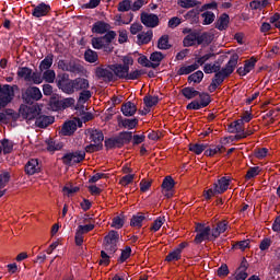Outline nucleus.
I'll return each mask as SVG.
<instances>
[{"label": "nucleus", "instance_id": "obj_1", "mask_svg": "<svg viewBox=\"0 0 280 280\" xmlns=\"http://www.w3.org/2000/svg\"><path fill=\"white\" fill-rule=\"evenodd\" d=\"M238 60H240V55H237V52H234L230 57V60L228 61L225 67L222 68L220 72H214L212 82H214L219 86H222V84H224V80L226 78H230V75L233 73V71H235V67H237Z\"/></svg>", "mask_w": 280, "mask_h": 280}, {"label": "nucleus", "instance_id": "obj_2", "mask_svg": "<svg viewBox=\"0 0 280 280\" xmlns=\"http://www.w3.org/2000/svg\"><path fill=\"white\" fill-rule=\"evenodd\" d=\"M117 37L115 31H108L104 36L93 37L91 39V45L93 49H103L107 54H110L115 47H113V40Z\"/></svg>", "mask_w": 280, "mask_h": 280}, {"label": "nucleus", "instance_id": "obj_3", "mask_svg": "<svg viewBox=\"0 0 280 280\" xmlns=\"http://www.w3.org/2000/svg\"><path fill=\"white\" fill-rule=\"evenodd\" d=\"M130 141H132V131H120L116 137L106 138L104 145L106 150H115V148H124Z\"/></svg>", "mask_w": 280, "mask_h": 280}, {"label": "nucleus", "instance_id": "obj_4", "mask_svg": "<svg viewBox=\"0 0 280 280\" xmlns=\"http://www.w3.org/2000/svg\"><path fill=\"white\" fill-rule=\"evenodd\" d=\"M119 232L115 230H110L107 235L104 236L103 238V246L109 255H115L117 253L119 246Z\"/></svg>", "mask_w": 280, "mask_h": 280}, {"label": "nucleus", "instance_id": "obj_5", "mask_svg": "<svg viewBox=\"0 0 280 280\" xmlns=\"http://www.w3.org/2000/svg\"><path fill=\"white\" fill-rule=\"evenodd\" d=\"M22 100L24 104L32 106L35 102L43 100V92L38 86L30 85L26 89H22Z\"/></svg>", "mask_w": 280, "mask_h": 280}, {"label": "nucleus", "instance_id": "obj_6", "mask_svg": "<svg viewBox=\"0 0 280 280\" xmlns=\"http://www.w3.org/2000/svg\"><path fill=\"white\" fill-rule=\"evenodd\" d=\"M196 236L194 240L195 244H202V242H211V226L205 225V223H197Z\"/></svg>", "mask_w": 280, "mask_h": 280}, {"label": "nucleus", "instance_id": "obj_7", "mask_svg": "<svg viewBox=\"0 0 280 280\" xmlns=\"http://www.w3.org/2000/svg\"><path fill=\"white\" fill-rule=\"evenodd\" d=\"M40 115V107L38 105H21L20 106V117L26 119L27 121L36 120V118Z\"/></svg>", "mask_w": 280, "mask_h": 280}, {"label": "nucleus", "instance_id": "obj_8", "mask_svg": "<svg viewBox=\"0 0 280 280\" xmlns=\"http://www.w3.org/2000/svg\"><path fill=\"white\" fill-rule=\"evenodd\" d=\"M86 159V152L84 151H75V152H69L62 155L61 161L63 165H68L71 167V165L82 163Z\"/></svg>", "mask_w": 280, "mask_h": 280}, {"label": "nucleus", "instance_id": "obj_9", "mask_svg": "<svg viewBox=\"0 0 280 280\" xmlns=\"http://www.w3.org/2000/svg\"><path fill=\"white\" fill-rule=\"evenodd\" d=\"M95 77L104 82H115V74L110 69V65L96 67Z\"/></svg>", "mask_w": 280, "mask_h": 280}, {"label": "nucleus", "instance_id": "obj_10", "mask_svg": "<svg viewBox=\"0 0 280 280\" xmlns=\"http://www.w3.org/2000/svg\"><path fill=\"white\" fill-rule=\"evenodd\" d=\"M14 100V88L10 84L0 85V101L10 104Z\"/></svg>", "mask_w": 280, "mask_h": 280}, {"label": "nucleus", "instance_id": "obj_11", "mask_svg": "<svg viewBox=\"0 0 280 280\" xmlns=\"http://www.w3.org/2000/svg\"><path fill=\"white\" fill-rule=\"evenodd\" d=\"M118 128H125V130H135L139 126V118H124V116H117Z\"/></svg>", "mask_w": 280, "mask_h": 280}, {"label": "nucleus", "instance_id": "obj_12", "mask_svg": "<svg viewBox=\"0 0 280 280\" xmlns=\"http://www.w3.org/2000/svg\"><path fill=\"white\" fill-rule=\"evenodd\" d=\"M248 260H246V257L242 258V261L238 266V268L235 270V273L230 277V279H235V280H245L248 279Z\"/></svg>", "mask_w": 280, "mask_h": 280}, {"label": "nucleus", "instance_id": "obj_13", "mask_svg": "<svg viewBox=\"0 0 280 280\" xmlns=\"http://www.w3.org/2000/svg\"><path fill=\"white\" fill-rule=\"evenodd\" d=\"M112 73L114 74V82L115 80H126L128 75V67L121 65V63H113L110 65Z\"/></svg>", "mask_w": 280, "mask_h": 280}, {"label": "nucleus", "instance_id": "obj_14", "mask_svg": "<svg viewBox=\"0 0 280 280\" xmlns=\"http://www.w3.org/2000/svg\"><path fill=\"white\" fill-rule=\"evenodd\" d=\"M33 8L34 9L32 10V16H34L35 19H43V16H47V14L51 12V5L45 2L33 5Z\"/></svg>", "mask_w": 280, "mask_h": 280}, {"label": "nucleus", "instance_id": "obj_15", "mask_svg": "<svg viewBox=\"0 0 280 280\" xmlns=\"http://www.w3.org/2000/svg\"><path fill=\"white\" fill-rule=\"evenodd\" d=\"M88 135L90 136V141H92V143L104 148V131L101 129H88Z\"/></svg>", "mask_w": 280, "mask_h": 280}, {"label": "nucleus", "instance_id": "obj_16", "mask_svg": "<svg viewBox=\"0 0 280 280\" xmlns=\"http://www.w3.org/2000/svg\"><path fill=\"white\" fill-rule=\"evenodd\" d=\"M141 23L145 25V27H159V15L154 13H142Z\"/></svg>", "mask_w": 280, "mask_h": 280}, {"label": "nucleus", "instance_id": "obj_17", "mask_svg": "<svg viewBox=\"0 0 280 280\" xmlns=\"http://www.w3.org/2000/svg\"><path fill=\"white\" fill-rule=\"evenodd\" d=\"M68 73H74V75L84 73V66H82L80 59L72 58L68 60Z\"/></svg>", "mask_w": 280, "mask_h": 280}, {"label": "nucleus", "instance_id": "obj_18", "mask_svg": "<svg viewBox=\"0 0 280 280\" xmlns=\"http://www.w3.org/2000/svg\"><path fill=\"white\" fill-rule=\"evenodd\" d=\"M213 185L215 187V192L222 195L229 190V187L231 185V178L223 176L219 178Z\"/></svg>", "mask_w": 280, "mask_h": 280}, {"label": "nucleus", "instance_id": "obj_19", "mask_svg": "<svg viewBox=\"0 0 280 280\" xmlns=\"http://www.w3.org/2000/svg\"><path fill=\"white\" fill-rule=\"evenodd\" d=\"M57 86L62 91V93H66L67 95H73V93H75L73 79L68 81L59 80L57 82Z\"/></svg>", "mask_w": 280, "mask_h": 280}, {"label": "nucleus", "instance_id": "obj_20", "mask_svg": "<svg viewBox=\"0 0 280 280\" xmlns=\"http://www.w3.org/2000/svg\"><path fill=\"white\" fill-rule=\"evenodd\" d=\"M54 121H56V118L52 116L38 115L35 119V126L37 128H47L48 126H51Z\"/></svg>", "mask_w": 280, "mask_h": 280}, {"label": "nucleus", "instance_id": "obj_21", "mask_svg": "<svg viewBox=\"0 0 280 280\" xmlns=\"http://www.w3.org/2000/svg\"><path fill=\"white\" fill-rule=\"evenodd\" d=\"M120 113H122L125 117H135V115H137V105L130 101L126 102L121 105Z\"/></svg>", "mask_w": 280, "mask_h": 280}, {"label": "nucleus", "instance_id": "obj_22", "mask_svg": "<svg viewBox=\"0 0 280 280\" xmlns=\"http://www.w3.org/2000/svg\"><path fill=\"white\" fill-rule=\"evenodd\" d=\"M75 130H78V124L73 120H68L61 127V135L63 137H71Z\"/></svg>", "mask_w": 280, "mask_h": 280}, {"label": "nucleus", "instance_id": "obj_23", "mask_svg": "<svg viewBox=\"0 0 280 280\" xmlns=\"http://www.w3.org/2000/svg\"><path fill=\"white\" fill-rule=\"evenodd\" d=\"M110 24L104 21H97L92 25V34H108Z\"/></svg>", "mask_w": 280, "mask_h": 280}, {"label": "nucleus", "instance_id": "obj_24", "mask_svg": "<svg viewBox=\"0 0 280 280\" xmlns=\"http://www.w3.org/2000/svg\"><path fill=\"white\" fill-rule=\"evenodd\" d=\"M72 82H73V86H74V92L85 91V90H89L91 86L88 79H84L82 77L72 79Z\"/></svg>", "mask_w": 280, "mask_h": 280}, {"label": "nucleus", "instance_id": "obj_25", "mask_svg": "<svg viewBox=\"0 0 280 280\" xmlns=\"http://www.w3.org/2000/svg\"><path fill=\"white\" fill-rule=\"evenodd\" d=\"M38 172H40V166H38V160H30L25 165V173L28 176H34V174H38Z\"/></svg>", "mask_w": 280, "mask_h": 280}, {"label": "nucleus", "instance_id": "obj_26", "mask_svg": "<svg viewBox=\"0 0 280 280\" xmlns=\"http://www.w3.org/2000/svg\"><path fill=\"white\" fill-rule=\"evenodd\" d=\"M198 38H199L198 31H194V33L186 35L183 39L184 47H194L196 43L198 45Z\"/></svg>", "mask_w": 280, "mask_h": 280}, {"label": "nucleus", "instance_id": "obj_27", "mask_svg": "<svg viewBox=\"0 0 280 280\" xmlns=\"http://www.w3.org/2000/svg\"><path fill=\"white\" fill-rule=\"evenodd\" d=\"M145 220H147L145 214H143V212H138L137 214L132 215L130 220V226H133L136 229H141Z\"/></svg>", "mask_w": 280, "mask_h": 280}, {"label": "nucleus", "instance_id": "obj_28", "mask_svg": "<svg viewBox=\"0 0 280 280\" xmlns=\"http://www.w3.org/2000/svg\"><path fill=\"white\" fill-rule=\"evenodd\" d=\"M231 21V18L228 13H222L215 24V28L219 30V32H224L226 27H229V23Z\"/></svg>", "mask_w": 280, "mask_h": 280}, {"label": "nucleus", "instance_id": "obj_29", "mask_svg": "<svg viewBox=\"0 0 280 280\" xmlns=\"http://www.w3.org/2000/svg\"><path fill=\"white\" fill-rule=\"evenodd\" d=\"M180 93L186 100H194L200 95V91L196 90L194 86H186L180 90Z\"/></svg>", "mask_w": 280, "mask_h": 280}, {"label": "nucleus", "instance_id": "obj_30", "mask_svg": "<svg viewBox=\"0 0 280 280\" xmlns=\"http://www.w3.org/2000/svg\"><path fill=\"white\" fill-rule=\"evenodd\" d=\"M154 32H152V30L138 34V45H148V43L152 40Z\"/></svg>", "mask_w": 280, "mask_h": 280}, {"label": "nucleus", "instance_id": "obj_31", "mask_svg": "<svg viewBox=\"0 0 280 280\" xmlns=\"http://www.w3.org/2000/svg\"><path fill=\"white\" fill-rule=\"evenodd\" d=\"M33 70L27 67H20L18 69V78H21L25 82H32Z\"/></svg>", "mask_w": 280, "mask_h": 280}, {"label": "nucleus", "instance_id": "obj_32", "mask_svg": "<svg viewBox=\"0 0 280 280\" xmlns=\"http://www.w3.org/2000/svg\"><path fill=\"white\" fill-rule=\"evenodd\" d=\"M54 65V54H48L39 63V71H47Z\"/></svg>", "mask_w": 280, "mask_h": 280}, {"label": "nucleus", "instance_id": "obj_33", "mask_svg": "<svg viewBox=\"0 0 280 280\" xmlns=\"http://www.w3.org/2000/svg\"><path fill=\"white\" fill-rule=\"evenodd\" d=\"M198 69H199L198 63H192L190 66H182L177 71V75H189V73H194V71H198Z\"/></svg>", "mask_w": 280, "mask_h": 280}, {"label": "nucleus", "instance_id": "obj_34", "mask_svg": "<svg viewBox=\"0 0 280 280\" xmlns=\"http://www.w3.org/2000/svg\"><path fill=\"white\" fill-rule=\"evenodd\" d=\"M203 79H205V72H202V70H198L189 74L187 78L188 84H191V82H194V84H200V82H202Z\"/></svg>", "mask_w": 280, "mask_h": 280}, {"label": "nucleus", "instance_id": "obj_35", "mask_svg": "<svg viewBox=\"0 0 280 280\" xmlns=\"http://www.w3.org/2000/svg\"><path fill=\"white\" fill-rule=\"evenodd\" d=\"M84 60L85 62H90L91 65L97 62L100 60V56L97 55V51L89 48L84 52Z\"/></svg>", "mask_w": 280, "mask_h": 280}, {"label": "nucleus", "instance_id": "obj_36", "mask_svg": "<svg viewBox=\"0 0 280 280\" xmlns=\"http://www.w3.org/2000/svg\"><path fill=\"white\" fill-rule=\"evenodd\" d=\"M175 186H176V182L170 175L164 177L162 185H161V187L164 191H172V189H174Z\"/></svg>", "mask_w": 280, "mask_h": 280}, {"label": "nucleus", "instance_id": "obj_37", "mask_svg": "<svg viewBox=\"0 0 280 280\" xmlns=\"http://www.w3.org/2000/svg\"><path fill=\"white\" fill-rule=\"evenodd\" d=\"M158 49H162V50L172 49V44H170V35H162L159 38Z\"/></svg>", "mask_w": 280, "mask_h": 280}, {"label": "nucleus", "instance_id": "obj_38", "mask_svg": "<svg viewBox=\"0 0 280 280\" xmlns=\"http://www.w3.org/2000/svg\"><path fill=\"white\" fill-rule=\"evenodd\" d=\"M213 43V35L211 33H199L198 45H211Z\"/></svg>", "mask_w": 280, "mask_h": 280}, {"label": "nucleus", "instance_id": "obj_39", "mask_svg": "<svg viewBox=\"0 0 280 280\" xmlns=\"http://www.w3.org/2000/svg\"><path fill=\"white\" fill-rule=\"evenodd\" d=\"M197 97H199L200 100L199 105L201 106V108H207V106L211 104V95L207 92H199Z\"/></svg>", "mask_w": 280, "mask_h": 280}, {"label": "nucleus", "instance_id": "obj_40", "mask_svg": "<svg viewBox=\"0 0 280 280\" xmlns=\"http://www.w3.org/2000/svg\"><path fill=\"white\" fill-rule=\"evenodd\" d=\"M124 224H126V217L124 214L116 215L112 220V229H124Z\"/></svg>", "mask_w": 280, "mask_h": 280}, {"label": "nucleus", "instance_id": "obj_41", "mask_svg": "<svg viewBox=\"0 0 280 280\" xmlns=\"http://www.w3.org/2000/svg\"><path fill=\"white\" fill-rule=\"evenodd\" d=\"M138 63L141 65L142 67H147L148 69L159 68V63H153L152 61H149V59L145 55H141L138 58Z\"/></svg>", "mask_w": 280, "mask_h": 280}, {"label": "nucleus", "instance_id": "obj_42", "mask_svg": "<svg viewBox=\"0 0 280 280\" xmlns=\"http://www.w3.org/2000/svg\"><path fill=\"white\" fill-rule=\"evenodd\" d=\"M1 145L3 154H11L12 150H14V142L7 138L1 140Z\"/></svg>", "mask_w": 280, "mask_h": 280}, {"label": "nucleus", "instance_id": "obj_43", "mask_svg": "<svg viewBox=\"0 0 280 280\" xmlns=\"http://www.w3.org/2000/svg\"><path fill=\"white\" fill-rule=\"evenodd\" d=\"M186 19L191 23H198L200 21V11L198 9H191L186 13Z\"/></svg>", "mask_w": 280, "mask_h": 280}, {"label": "nucleus", "instance_id": "obj_44", "mask_svg": "<svg viewBox=\"0 0 280 280\" xmlns=\"http://www.w3.org/2000/svg\"><path fill=\"white\" fill-rule=\"evenodd\" d=\"M183 258V254L178 249H174L165 257V261L172 262V261H179V259Z\"/></svg>", "mask_w": 280, "mask_h": 280}, {"label": "nucleus", "instance_id": "obj_45", "mask_svg": "<svg viewBox=\"0 0 280 280\" xmlns=\"http://www.w3.org/2000/svg\"><path fill=\"white\" fill-rule=\"evenodd\" d=\"M165 58V55L161 51H154L150 55V60L153 65H158V67H161V61H163Z\"/></svg>", "mask_w": 280, "mask_h": 280}, {"label": "nucleus", "instance_id": "obj_46", "mask_svg": "<svg viewBox=\"0 0 280 280\" xmlns=\"http://www.w3.org/2000/svg\"><path fill=\"white\" fill-rule=\"evenodd\" d=\"M203 22L202 25H211L215 21V13L211 11H206L201 14Z\"/></svg>", "mask_w": 280, "mask_h": 280}, {"label": "nucleus", "instance_id": "obj_47", "mask_svg": "<svg viewBox=\"0 0 280 280\" xmlns=\"http://www.w3.org/2000/svg\"><path fill=\"white\" fill-rule=\"evenodd\" d=\"M130 255H132V248L130 246H126L125 249L121 250L120 257L118 258L119 264H124L130 259Z\"/></svg>", "mask_w": 280, "mask_h": 280}, {"label": "nucleus", "instance_id": "obj_48", "mask_svg": "<svg viewBox=\"0 0 280 280\" xmlns=\"http://www.w3.org/2000/svg\"><path fill=\"white\" fill-rule=\"evenodd\" d=\"M143 103L147 106V108H152L153 106H156V104H159V96H152V95L144 96Z\"/></svg>", "mask_w": 280, "mask_h": 280}, {"label": "nucleus", "instance_id": "obj_49", "mask_svg": "<svg viewBox=\"0 0 280 280\" xmlns=\"http://www.w3.org/2000/svg\"><path fill=\"white\" fill-rule=\"evenodd\" d=\"M43 80L47 82L48 84H54V81L56 80V71L54 70H45L43 73Z\"/></svg>", "mask_w": 280, "mask_h": 280}, {"label": "nucleus", "instance_id": "obj_50", "mask_svg": "<svg viewBox=\"0 0 280 280\" xmlns=\"http://www.w3.org/2000/svg\"><path fill=\"white\" fill-rule=\"evenodd\" d=\"M4 115L8 117V121H19L21 109H19V113L14 112V109H5Z\"/></svg>", "mask_w": 280, "mask_h": 280}, {"label": "nucleus", "instance_id": "obj_51", "mask_svg": "<svg viewBox=\"0 0 280 280\" xmlns=\"http://www.w3.org/2000/svg\"><path fill=\"white\" fill-rule=\"evenodd\" d=\"M132 10V1L122 0L118 3V12H130Z\"/></svg>", "mask_w": 280, "mask_h": 280}, {"label": "nucleus", "instance_id": "obj_52", "mask_svg": "<svg viewBox=\"0 0 280 280\" xmlns=\"http://www.w3.org/2000/svg\"><path fill=\"white\" fill-rule=\"evenodd\" d=\"M49 106L52 110H63L62 100H58L57 97H51L49 101Z\"/></svg>", "mask_w": 280, "mask_h": 280}, {"label": "nucleus", "instance_id": "obj_53", "mask_svg": "<svg viewBox=\"0 0 280 280\" xmlns=\"http://www.w3.org/2000/svg\"><path fill=\"white\" fill-rule=\"evenodd\" d=\"M165 224V217H159L156 220L153 221V224L151 226V231L156 233V231H161V226Z\"/></svg>", "mask_w": 280, "mask_h": 280}, {"label": "nucleus", "instance_id": "obj_54", "mask_svg": "<svg viewBox=\"0 0 280 280\" xmlns=\"http://www.w3.org/2000/svg\"><path fill=\"white\" fill-rule=\"evenodd\" d=\"M260 172L261 170L259 168V166L250 167L245 175L246 180H250V178H255V176H259Z\"/></svg>", "mask_w": 280, "mask_h": 280}, {"label": "nucleus", "instance_id": "obj_55", "mask_svg": "<svg viewBox=\"0 0 280 280\" xmlns=\"http://www.w3.org/2000/svg\"><path fill=\"white\" fill-rule=\"evenodd\" d=\"M177 3L180 8L189 9L196 8V5H198V0H177Z\"/></svg>", "mask_w": 280, "mask_h": 280}, {"label": "nucleus", "instance_id": "obj_56", "mask_svg": "<svg viewBox=\"0 0 280 280\" xmlns=\"http://www.w3.org/2000/svg\"><path fill=\"white\" fill-rule=\"evenodd\" d=\"M255 65H257V58L250 57L249 60H245L244 69L247 73H250L253 69H255Z\"/></svg>", "mask_w": 280, "mask_h": 280}, {"label": "nucleus", "instance_id": "obj_57", "mask_svg": "<svg viewBox=\"0 0 280 280\" xmlns=\"http://www.w3.org/2000/svg\"><path fill=\"white\" fill-rule=\"evenodd\" d=\"M213 56H215V54L209 52L201 57H198V58H196L195 65H198V67H202V65H205V62H207V60H211V58H213Z\"/></svg>", "mask_w": 280, "mask_h": 280}, {"label": "nucleus", "instance_id": "obj_58", "mask_svg": "<svg viewBox=\"0 0 280 280\" xmlns=\"http://www.w3.org/2000/svg\"><path fill=\"white\" fill-rule=\"evenodd\" d=\"M84 150H85L84 152H86L88 154H93V152H100L104 150V148H102V145L100 144L91 143V144H88L84 148Z\"/></svg>", "mask_w": 280, "mask_h": 280}, {"label": "nucleus", "instance_id": "obj_59", "mask_svg": "<svg viewBox=\"0 0 280 280\" xmlns=\"http://www.w3.org/2000/svg\"><path fill=\"white\" fill-rule=\"evenodd\" d=\"M215 189H217L215 185L213 184L211 188L203 191V198L206 200H211V198H213V196H220V192H215Z\"/></svg>", "mask_w": 280, "mask_h": 280}, {"label": "nucleus", "instance_id": "obj_60", "mask_svg": "<svg viewBox=\"0 0 280 280\" xmlns=\"http://www.w3.org/2000/svg\"><path fill=\"white\" fill-rule=\"evenodd\" d=\"M250 246V240H244L235 243L232 248L238 249V250H246Z\"/></svg>", "mask_w": 280, "mask_h": 280}, {"label": "nucleus", "instance_id": "obj_61", "mask_svg": "<svg viewBox=\"0 0 280 280\" xmlns=\"http://www.w3.org/2000/svg\"><path fill=\"white\" fill-rule=\"evenodd\" d=\"M132 180H135V175L128 174L120 178L119 185H122V187H128V185H130V183H132Z\"/></svg>", "mask_w": 280, "mask_h": 280}, {"label": "nucleus", "instance_id": "obj_62", "mask_svg": "<svg viewBox=\"0 0 280 280\" xmlns=\"http://www.w3.org/2000/svg\"><path fill=\"white\" fill-rule=\"evenodd\" d=\"M10 183V172H3L0 174V189H3Z\"/></svg>", "mask_w": 280, "mask_h": 280}, {"label": "nucleus", "instance_id": "obj_63", "mask_svg": "<svg viewBox=\"0 0 280 280\" xmlns=\"http://www.w3.org/2000/svg\"><path fill=\"white\" fill-rule=\"evenodd\" d=\"M180 23H183V20H180V18L178 16H173L168 20V27L171 30H176V27H178V25H180Z\"/></svg>", "mask_w": 280, "mask_h": 280}, {"label": "nucleus", "instance_id": "obj_64", "mask_svg": "<svg viewBox=\"0 0 280 280\" xmlns=\"http://www.w3.org/2000/svg\"><path fill=\"white\" fill-rule=\"evenodd\" d=\"M131 141H132V145H140V143H143V141H145V135H133L132 136V131H131Z\"/></svg>", "mask_w": 280, "mask_h": 280}]
</instances>
